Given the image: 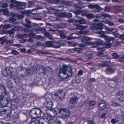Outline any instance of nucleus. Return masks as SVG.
Masks as SVG:
<instances>
[{"mask_svg": "<svg viewBox=\"0 0 124 124\" xmlns=\"http://www.w3.org/2000/svg\"><path fill=\"white\" fill-rule=\"evenodd\" d=\"M42 113L41 110L39 108L32 109L29 113L30 116L33 118H35L40 117Z\"/></svg>", "mask_w": 124, "mask_h": 124, "instance_id": "f257e3e1", "label": "nucleus"}, {"mask_svg": "<svg viewBox=\"0 0 124 124\" xmlns=\"http://www.w3.org/2000/svg\"><path fill=\"white\" fill-rule=\"evenodd\" d=\"M53 105V103L51 100L49 98H47L46 99V101L44 103V105L48 110H50L51 114H52V113L54 114V112L55 111L54 109L52 108Z\"/></svg>", "mask_w": 124, "mask_h": 124, "instance_id": "f03ea898", "label": "nucleus"}, {"mask_svg": "<svg viewBox=\"0 0 124 124\" xmlns=\"http://www.w3.org/2000/svg\"><path fill=\"white\" fill-rule=\"evenodd\" d=\"M68 67L66 65H63L62 68H61L59 70V76L60 78L63 79L67 78L66 70L68 69Z\"/></svg>", "mask_w": 124, "mask_h": 124, "instance_id": "7ed1b4c3", "label": "nucleus"}, {"mask_svg": "<svg viewBox=\"0 0 124 124\" xmlns=\"http://www.w3.org/2000/svg\"><path fill=\"white\" fill-rule=\"evenodd\" d=\"M60 112L62 115V118L64 119L68 117L70 113L69 110L65 108H61L60 109Z\"/></svg>", "mask_w": 124, "mask_h": 124, "instance_id": "20e7f679", "label": "nucleus"}, {"mask_svg": "<svg viewBox=\"0 0 124 124\" xmlns=\"http://www.w3.org/2000/svg\"><path fill=\"white\" fill-rule=\"evenodd\" d=\"M116 96L117 97L116 99V101L118 102L124 101V91H119L116 93Z\"/></svg>", "mask_w": 124, "mask_h": 124, "instance_id": "39448f33", "label": "nucleus"}, {"mask_svg": "<svg viewBox=\"0 0 124 124\" xmlns=\"http://www.w3.org/2000/svg\"><path fill=\"white\" fill-rule=\"evenodd\" d=\"M47 116L50 118L49 119L46 118H40L39 120V124H51L50 121L52 120H50L52 117L53 116L50 114H47Z\"/></svg>", "mask_w": 124, "mask_h": 124, "instance_id": "423d86ee", "label": "nucleus"}, {"mask_svg": "<svg viewBox=\"0 0 124 124\" xmlns=\"http://www.w3.org/2000/svg\"><path fill=\"white\" fill-rule=\"evenodd\" d=\"M63 92V91L62 90H59L58 91L56 92L54 94H52V98L54 100H56L57 98L58 99H57V100L61 99L62 97H58V96L61 94Z\"/></svg>", "mask_w": 124, "mask_h": 124, "instance_id": "0eeeda50", "label": "nucleus"}, {"mask_svg": "<svg viewBox=\"0 0 124 124\" xmlns=\"http://www.w3.org/2000/svg\"><path fill=\"white\" fill-rule=\"evenodd\" d=\"M26 8L25 4L24 2L16 1V8L17 10L23 9Z\"/></svg>", "mask_w": 124, "mask_h": 124, "instance_id": "6e6552de", "label": "nucleus"}, {"mask_svg": "<svg viewBox=\"0 0 124 124\" xmlns=\"http://www.w3.org/2000/svg\"><path fill=\"white\" fill-rule=\"evenodd\" d=\"M7 93L5 86L3 85H0V94L3 97L7 94Z\"/></svg>", "mask_w": 124, "mask_h": 124, "instance_id": "1a4fd4ad", "label": "nucleus"}, {"mask_svg": "<svg viewBox=\"0 0 124 124\" xmlns=\"http://www.w3.org/2000/svg\"><path fill=\"white\" fill-rule=\"evenodd\" d=\"M103 24L102 23H99L96 25L95 26L91 27V29L92 31L97 30H101L103 28Z\"/></svg>", "mask_w": 124, "mask_h": 124, "instance_id": "9d476101", "label": "nucleus"}, {"mask_svg": "<svg viewBox=\"0 0 124 124\" xmlns=\"http://www.w3.org/2000/svg\"><path fill=\"white\" fill-rule=\"evenodd\" d=\"M54 115H53L50 120H52V121L55 123L56 124H61L60 121L57 119L56 117H55L56 115V112L54 111Z\"/></svg>", "mask_w": 124, "mask_h": 124, "instance_id": "9b49d317", "label": "nucleus"}, {"mask_svg": "<svg viewBox=\"0 0 124 124\" xmlns=\"http://www.w3.org/2000/svg\"><path fill=\"white\" fill-rule=\"evenodd\" d=\"M9 102L8 100L5 99H1L0 100V103L3 107H5L7 105Z\"/></svg>", "mask_w": 124, "mask_h": 124, "instance_id": "f8f14e48", "label": "nucleus"}, {"mask_svg": "<svg viewBox=\"0 0 124 124\" xmlns=\"http://www.w3.org/2000/svg\"><path fill=\"white\" fill-rule=\"evenodd\" d=\"M99 105L100 108L104 110L106 108V105L103 100H101L99 102Z\"/></svg>", "mask_w": 124, "mask_h": 124, "instance_id": "ddd939ff", "label": "nucleus"}, {"mask_svg": "<svg viewBox=\"0 0 124 124\" xmlns=\"http://www.w3.org/2000/svg\"><path fill=\"white\" fill-rule=\"evenodd\" d=\"M118 81V79L116 77H115L113 78L112 80H110L109 81L110 82V83H108V85L109 86L112 88L115 87L114 85L112 83L113 82H114L115 83H116Z\"/></svg>", "mask_w": 124, "mask_h": 124, "instance_id": "4468645a", "label": "nucleus"}, {"mask_svg": "<svg viewBox=\"0 0 124 124\" xmlns=\"http://www.w3.org/2000/svg\"><path fill=\"white\" fill-rule=\"evenodd\" d=\"M117 123L119 124H124V117L122 116H118Z\"/></svg>", "mask_w": 124, "mask_h": 124, "instance_id": "2eb2a0df", "label": "nucleus"}, {"mask_svg": "<svg viewBox=\"0 0 124 124\" xmlns=\"http://www.w3.org/2000/svg\"><path fill=\"white\" fill-rule=\"evenodd\" d=\"M53 44V42L52 41H47L45 44L42 45L44 47H52Z\"/></svg>", "mask_w": 124, "mask_h": 124, "instance_id": "dca6fc26", "label": "nucleus"}, {"mask_svg": "<svg viewBox=\"0 0 124 124\" xmlns=\"http://www.w3.org/2000/svg\"><path fill=\"white\" fill-rule=\"evenodd\" d=\"M29 36L32 37L33 38L36 39H38L42 38L41 35H36L34 33H30L29 34Z\"/></svg>", "mask_w": 124, "mask_h": 124, "instance_id": "f3484780", "label": "nucleus"}, {"mask_svg": "<svg viewBox=\"0 0 124 124\" xmlns=\"http://www.w3.org/2000/svg\"><path fill=\"white\" fill-rule=\"evenodd\" d=\"M78 99L76 96L72 97L70 100V102L72 104H75L78 102Z\"/></svg>", "mask_w": 124, "mask_h": 124, "instance_id": "a211bd4d", "label": "nucleus"}, {"mask_svg": "<svg viewBox=\"0 0 124 124\" xmlns=\"http://www.w3.org/2000/svg\"><path fill=\"white\" fill-rule=\"evenodd\" d=\"M114 70L111 67L107 68L106 69V72L108 74H110L113 73L114 72Z\"/></svg>", "mask_w": 124, "mask_h": 124, "instance_id": "6ab92c4d", "label": "nucleus"}, {"mask_svg": "<svg viewBox=\"0 0 124 124\" xmlns=\"http://www.w3.org/2000/svg\"><path fill=\"white\" fill-rule=\"evenodd\" d=\"M77 21L81 24H89V22L86 21L83 18H81V19L79 20H77Z\"/></svg>", "mask_w": 124, "mask_h": 124, "instance_id": "aec40b11", "label": "nucleus"}, {"mask_svg": "<svg viewBox=\"0 0 124 124\" xmlns=\"http://www.w3.org/2000/svg\"><path fill=\"white\" fill-rule=\"evenodd\" d=\"M92 39L89 37H85L82 38L81 41L84 43H89L90 41Z\"/></svg>", "mask_w": 124, "mask_h": 124, "instance_id": "412c9836", "label": "nucleus"}, {"mask_svg": "<svg viewBox=\"0 0 124 124\" xmlns=\"http://www.w3.org/2000/svg\"><path fill=\"white\" fill-rule=\"evenodd\" d=\"M11 3H12L9 5L10 7L11 8H13L14 7L16 8V1L14 0H11Z\"/></svg>", "mask_w": 124, "mask_h": 124, "instance_id": "4be33fe9", "label": "nucleus"}, {"mask_svg": "<svg viewBox=\"0 0 124 124\" xmlns=\"http://www.w3.org/2000/svg\"><path fill=\"white\" fill-rule=\"evenodd\" d=\"M78 37V34L75 33L71 34L70 37V39H74L77 38Z\"/></svg>", "mask_w": 124, "mask_h": 124, "instance_id": "5701e85b", "label": "nucleus"}, {"mask_svg": "<svg viewBox=\"0 0 124 124\" xmlns=\"http://www.w3.org/2000/svg\"><path fill=\"white\" fill-rule=\"evenodd\" d=\"M66 76L67 78H68L72 75V73L71 70H67V69L66 70Z\"/></svg>", "mask_w": 124, "mask_h": 124, "instance_id": "b1692460", "label": "nucleus"}, {"mask_svg": "<svg viewBox=\"0 0 124 124\" xmlns=\"http://www.w3.org/2000/svg\"><path fill=\"white\" fill-rule=\"evenodd\" d=\"M6 69L7 71L8 75H11V73L13 71V68L11 67H7L6 68Z\"/></svg>", "mask_w": 124, "mask_h": 124, "instance_id": "393cba45", "label": "nucleus"}, {"mask_svg": "<svg viewBox=\"0 0 124 124\" xmlns=\"http://www.w3.org/2000/svg\"><path fill=\"white\" fill-rule=\"evenodd\" d=\"M2 73L4 77H6L8 75V73L7 70L6 69V68L3 69L2 70Z\"/></svg>", "mask_w": 124, "mask_h": 124, "instance_id": "a878e982", "label": "nucleus"}, {"mask_svg": "<svg viewBox=\"0 0 124 124\" xmlns=\"http://www.w3.org/2000/svg\"><path fill=\"white\" fill-rule=\"evenodd\" d=\"M45 68L42 65H38L37 66L36 70H42L43 71V70H45Z\"/></svg>", "mask_w": 124, "mask_h": 124, "instance_id": "bb28decb", "label": "nucleus"}, {"mask_svg": "<svg viewBox=\"0 0 124 124\" xmlns=\"http://www.w3.org/2000/svg\"><path fill=\"white\" fill-rule=\"evenodd\" d=\"M103 22L106 24H108L110 26H113L115 25L113 22L109 21L108 20L104 21Z\"/></svg>", "mask_w": 124, "mask_h": 124, "instance_id": "cd10ccee", "label": "nucleus"}, {"mask_svg": "<svg viewBox=\"0 0 124 124\" xmlns=\"http://www.w3.org/2000/svg\"><path fill=\"white\" fill-rule=\"evenodd\" d=\"M102 43V41H96L90 43L89 44V45H99L101 44Z\"/></svg>", "mask_w": 124, "mask_h": 124, "instance_id": "c85d7f7f", "label": "nucleus"}, {"mask_svg": "<svg viewBox=\"0 0 124 124\" xmlns=\"http://www.w3.org/2000/svg\"><path fill=\"white\" fill-rule=\"evenodd\" d=\"M114 39V38L108 36H107L105 39V41L107 42H109L113 40Z\"/></svg>", "mask_w": 124, "mask_h": 124, "instance_id": "c756f323", "label": "nucleus"}, {"mask_svg": "<svg viewBox=\"0 0 124 124\" xmlns=\"http://www.w3.org/2000/svg\"><path fill=\"white\" fill-rule=\"evenodd\" d=\"M85 54L89 58L93 55V54L92 52L91 51H87L85 53Z\"/></svg>", "mask_w": 124, "mask_h": 124, "instance_id": "7c9ffc66", "label": "nucleus"}, {"mask_svg": "<svg viewBox=\"0 0 124 124\" xmlns=\"http://www.w3.org/2000/svg\"><path fill=\"white\" fill-rule=\"evenodd\" d=\"M80 50L81 49L80 48H75L70 49V51L73 52L74 51H77L78 53H80Z\"/></svg>", "mask_w": 124, "mask_h": 124, "instance_id": "2f4dec72", "label": "nucleus"}, {"mask_svg": "<svg viewBox=\"0 0 124 124\" xmlns=\"http://www.w3.org/2000/svg\"><path fill=\"white\" fill-rule=\"evenodd\" d=\"M61 34L60 35V37L63 39H65L66 38L65 36L63 34H66L67 33L66 32L63 31H60Z\"/></svg>", "mask_w": 124, "mask_h": 124, "instance_id": "473e14b6", "label": "nucleus"}, {"mask_svg": "<svg viewBox=\"0 0 124 124\" xmlns=\"http://www.w3.org/2000/svg\"><path fill=\"white\" fill-rule=\"evenodd\" d=\"M112 55L114 58L115 59H117L119 58L121 56V55H118V54L116 53H113Z\"/></svg>", "mask_w": 124, "mask_h": 124, "instance_id": "72a5a7b5", "label": "nucleus"}, {"mask_svg": "<svg viewBox=\"0 0 124 124\" xmlns=\"http://www.w3.org/2000/svg\"><path fill=\"white\" fill-rule=\"evenodd\" d=\"M13 25V24L12 23H10L4 25L3 26V27L5 29H8L12 26Z\"/></svg>", "mask_w": 124, "mask_h": 124, "instance_id": "f704fd0d", "label": "nucleus"}, {"mask_svg": "<svg viewBox=\"0 0 124 124\" xmlns=\"http://www.w3.org/2000/svg\"><path fill=\"white\" fill-rule=\"evenodd\" d=\"M59 45L64 46L66 44V42L62 40H60L56 42Z\"/></svg>", "mask_w": 124, "mask_h": 124, "instance_id": "c9c22d12", "label": "nucleus"}, {"mask_svg": "<svg viewBox=\"0 0 124 124\" xmlns=\"http://www.w3.org/2000/svg\"><path fill=\"white\" fill-rule=\"evenodd\" d=\"M39 120H35L34 121L31 120L30 124H39Z\"/></svg>", "mask_w": 124, "mask_h": 124, "instance_id": "e433bc0d", "label": "nucleus"}, {"mask_svg": "<svg viewBox=\"0 0 124 124\" xmlns=\"http://www.w3.org/2000/svg\"><path fill=\"white\" fill-rule=\"evenodd\" d=\"M87 17L89 19H92L94 18V15L92 14H87L86 15Z\"/></svg>", "mask_w": 124, "mask_h": 124, "instance_id": "4c0bfd02", "label": "nucleus"}, {"mask_svg": "<svg viewBox=\"0 0 124 124\" xmlns=\"http://www.w3.org/2000/svg\"><path fill=\"white\" fill-rule=\"evenodd\" d=\"M88 124H96L93 121L91 120V118H89L87 120Z\"/></svg>", "mask_w": 124, "mask_h": 124, "instance_id": "58836bf2", "label": "nucleus"}, {"mask_svg": "<svg viewBox=\"0 0 124 124\" xmlns=\"http://www.w3.org/2000/svg\"><path fill=\"white\" fill-rule=\"evenodd\" d=\"M122 115H118L117 116V119H112L111 120V122L113 124H115L116 122H117V120L118 119V116H121Z\"/></svg>", "mask_w": 124, "mask_h": 124, "instance_id": "ea45409f", "label": "nucleus"}, {"mask_svg": "<svg viewBox=\"0 0 124 124\" xmlns=\"http://www.w3.org/2000/svg\"><path fill=\"white\" fill-rule=\"evenodd\" d=\"M104 46L106 48H109L112 45L111 44L108 43H105Z\"/></svg>", "mask_w": 124, "mask_h": 124, "instance_id": "a19ab883", "label": "nucleus"}, {"mask_svg": "<svg viewBox=\"0 0 124 124\" xmlns=\"http://www.w3.org/2000/svg\"><path fill=\"white\" fill-rule=\"evenodd\" d=\"M41 30V28L39 27L36 28L34 29V31L38 33H39Z\"/></svg>", "mask_w": 124, "mask_h": 124, "instance_id": "79ce46f5", "label": "nucleus"}, {"mask_svg": "<svg viewBox=\"0 0 124 124\" xmlns=\"http://www.w3.org/2000/svg\"><path fill=\"white\" fill-rule=\"evenodd\" d=\"M28 36L27 34H23L20 35V38L21 39H24L27 37Z\"/></svg>", "mask_w": 124, "mask_h": 124, "instance_id": "37998d69", "label": "nucleus"}, {"mask_svg": "<svg viewBox=\"0 0 124 124\" xmlns=\"http://www.w3.org/2000/svg\"><path fill=\"white\" fill-rule=\"evenodd\" d=\"M110 31L112 32L114 34H115L118 31V30L116 29L111 28Z\"/></svg>", "mask_w": 124, "mask_h": 124, "instance_id": "c03bdc74", "label": "nucleus"}, {"mask_svg": "<svg viewBox=\"0 0 124 124\" xmlns=\"http://www.w3.org/2000/svg\"><path fill=\"white\" fill-rule=\"evenodd\" d=\"M2 11H3V14L5 15H7L9 13V11L7 9H5Z\"/></svg>", "mask_w": 124, "mask_h": 124, "instance_id": "a18cd8bd", "label": "nucleus"}, {"mask_svg": "<svg viewBox=\"0 0 124 124\" xmlns=\"http://www.w3.org/2000/svg\"><path fill=\"white\" fill-rule=\"evenodd\" d=\"M99 66L100 67H105L108 65L107 63H100L99 64Z\"/></svg>", "mask_w": 124, "mask_h": 124, "instance_id": "49530a36", "label": "nucleus"}, {"mask_svg": "<svg viewBox=\"0 0 124 124\" xmlns=\"http://www.w3.org/2000/svg\"><path fill=\"white\" fill-rule=\"evenodd\" d=\"M12 54L13 55H17L18 54V52L16 50H13L11 51Z\"/></svg>", "mask_w": 124, "mask_h": 124, "instance_id": "de8ad7c7", "label": "nucleus"}, {"mask_svg": "<svg viewBox=\"0 0 124 124\" xmlns=\"http://www.w3.org/2000/svg\"><path fill=\"white\" fill-rule=\"evenodd\" d=\"M65 16L68 17L70 18L72 17V15L71 13H65Z\"/></svg>", "mask_w": 124, "mask_h": 124, "instance_id": "09e8293b", "label": "nucleus"}, {"mask_svg": "<svg viewBox=\"0 0 124 124\" xmlns=\"http://www.w3.org/2000/svg\"><path fill=\"white\" fill-rule=\"evenodd\" d=\"M88 32V31L87 30L84 31H79V33L80 34H86Z\"/></svg>", "mask_w": 124, "mask_h": 124, "instance_id": "8fccbe9b", "label": "nucleus"}, {"mask_svg": "<svg viewBox=\"0 0 124 124\" xmlns=\"http://www.w3.org/2000/svg\"><path fill=\"white\" fill-rule=\"evenodd\" d=\"M49 18L50 20L52 21H56V18H54L52 16H50Z\"/></svg>", "mask_w": 124, "mask_h": 124, "instance_id": "3c124183", "label": "nucleus"}, {"mask_svg": "<svg viewBox=\"0 0 124 124\" xmlns=\"http://www.w3.org/2000/svg\"><path fill=\"white\" fill-rule=\"evenodd\" d=\"M120 105L119 104L116 102H113L112 104V105L114 107L119 106Z\"/></svg>", "mask_w": 124, "mask_h": 124, "instance_id": "603ef678", "label": "nucleus"}, {"mask_svg": "<svg viewBox=\"0 0 124 124\" xmlns=\"http://www.w3.org/2000/svg\"><path fill=\"white\" fill-rule=\"evenodd\" d=\"M61 46L60 45H54L53 44L52 47L55 48H58L61 47Z\"/></svg>", "mask_w": 124, "mask_h": 124, "instance_id": "864d4df0", "label": "nucleus"}, {"mask_svg": "<svg viewBox=\"0 0 124 124\" xmlns=\"http://www.w3.org/2000/svg\"><path fill=\"white\" fill-rule=\"evenodd\" d=\"M27 75H29L31 73V70L30 69H27L26 70Z\"/></svg>", "mask_w": 124, "mask_h": 124, "instance_id": "5fc2aeb1", "label": "nucleus"}, {"mask_svg": "<svg viewBox=\"0 0 124 124\" xmlns=\"http://www.w3.org/2000/svg\"><path fill=\"white\" fill-rule=\"evenodd\" d=\"M89 104L91 106H94L95 104V102L94 101H92L89 102Z\"/></svg>", "mask_w": 124, "mask_h": 124, "instance_id": "6e6d98bb", "label": "nucleus"}, {"mask_svg": "<svg viewBox=\"0 0 124 124\" xmlns=\"http://www.w3.org/2000/svg\"><path fill=\"white\" fill-rule=\"evenodd\" d=\"M98 56L100 57H102L105 56L103 53L102 52H100L98 54Z\"/></svg>", "mask_w": 124, "mask_h": 124, "instance_id": "4d7b16f0", "label": "nucleus"}, {"mask_svg": "<svg viewBox=\"0 0 124 124\" xmlns=\"http://www.w3.org/2000/svg\"><path fill=\"white\" fill-rule=\"evenodd\" d=\"M32 30H31L28 28H25L24 29L23 31L25 32H31V31Z\"/></svg>", "mask_w": 124, "mask_h": 124, "instance_id": "13d9d810", "label": "nucleus"}, {"mask_svg": "<svg viewBox=\"0 0 124 124\" xmlns=\"http://www.w3.org/2000/svg\"><path fill=\"white\" fill-rule=\"evenodd\" d=\"M60 28H65L66 27V25L65 23H62V24L60 25Z\"/></svg>", "mask_w": 124, "mask_h": 124, "instance_id": "bf43d9fd", "label": "nucleus"}, {"mask_svg": "<svg viewBox=\"0 0 124 124\" xmlns=\"http://www.w3.org/2000/svg\"><path fill=\"white\" fill-rule=\"evenodd\" d=\"M58 16L61 17H64L65 16V13H60L59 14Z\"/></svg>", "mask_w": 124, "mask_h": 124, "instance_id": "052dcab7", "label": "nucleus"}, {"mask_svg": "<svg viewBox=\"0 0 124 124\" xmlns=\"http://www.w3.org/2000/svg\"><path fill=\"white\" fill-rule=\"evenodd\" d=\"M29 5L28 6L29 7H31L33 6H34L35 4V3L33 2H29Z\"/></svg>", "mask_w": 124, "mask_h": 124, "instance_id": "680f3d73", "label": "nucleus"}, {"mask_svg": "<svg viewBox=\"0 0 124 124\" xmlns=\"http://www.w3.org/2000/svg\"><path fill=\"white\" fill-rule=\"evenodd\" d=\"M6 43L7 44H12L13 43V40H8L6 41Z\"/></svg>", "mask_w": 124, "mask_h": 124, "instance_id": "e2e57ef3", "label": "nucleus"}, {"mask_svg": "<svg viewBox=\"0 0 124 124\" xmlns=\"http://www.w3.org/2000/svg\"><path fill=\"white\" fill-rule=\"evenodd\" d=\"M118 61L120 62H124V58L122 57L118 59Z\"/></svg>", "mask_w": 124, "mask_h": 124, "instance_id": "0e129e2a", "label": "nucleus"}, {"mask_svg": "<svg viewBox=\"0 0 124 124\" xmlns=\"http://www.w3.org/2000/svg\"><path fill=\"white\" fill-rule=\"evenodd\" d=\"M64 4L70 6L71 5V3L69 1H65L64 2Z\"/></svg>", "mask_w": 124, "mask_h": 124, "instance_id": "69168bd1", "label": "nucleus"}, {"mask_svg": "<svg viewBox=\"0 0 124 124\" xmlns=\"http://www.w3.org/2000/svg\"><path fill=\"white\" fill-rule=\"evenodd\" d=\"M6 31L3 30H0V34H4L6 33Z\"/></svg>", "mask_w": 124, "mask_h": 124, "instance_id": "338daca9", "label": "nucleus"}, {"mask_svg": "<svg viewBox=\"0 0 124 124\" xmlns=\"http://www.w3.org/2000/svg\"><path fill=\"white\" fill-rule=\"evenodd\" d=\"M73 12L76 15H79L80 13V11L79 10L74 11Z\"/></svg>", "mask_w": 124, "mask_h": 124, "instance_id": "774afa93", "label": "nucleus"}]
</instances>
